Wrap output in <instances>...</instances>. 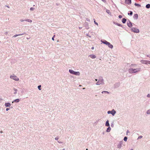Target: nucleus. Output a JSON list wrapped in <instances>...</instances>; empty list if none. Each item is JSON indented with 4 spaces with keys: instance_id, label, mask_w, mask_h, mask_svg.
I'll use <instances>...</instances> for the list:
<instances>
[{
    "instance_id": "1",
    "label": "nucleus",
    "mask_w": 150,
    "mask_h": 150,
    "mask_svg": "<svg viewBox=\"0 0 150 150\" xmlns=\"http://www.w3.org/2000/svg\"><path fill=\"white\" fill-rule=\"evenodd\" d=\"M137 65L135 64H132L130 65V67L132 68L129 69L128 71L130 74H133L137 73L141 71V69L140 68H134Z\"/></svg>"
},
{
    "instance_id": "2",
    "label": "nucleus",
    "mask_w": 150,
    "mask_h": 150,
    "mask_svg": "<svg viewBox=\"0 0 150 150\" xmlns=\"http://www.w3.org/2000/svg\"><path fill=\"white\" fill-rule=\"evenodd\" d=\"M97 85H103L104 84V80L102 77L99 78L98 81L96 83Z\"/></svg>"
},
{
    "instance_id": "3",
    "label": "nucleus",
    "mask_w": 150,
    "mask_h": 150,
    "mask_svg": "<svg viewBox=\"0 0 150 150\" xmlns=\"http://www.w3.org/2000/svg\"><path fill=\"white\" fill-rule=\"evenodd\" d=\"M101 42L103 43L108 46L110 48L112 49L113 47V46L109 42H107L105 40H101Z\"/></svg>"
},
{
    "instance_id": "4",
    "label": "nucleus",
    "mask_w": 150,
    "mask_h": 150,
    "mask_svg": "<svg viewBox=\"0 0 150 150\" xmlns=\"http://www.w3.org/2000/svg\"><path fill=\"white\" fill-rule=\"evenodd\" d=\"M69 72L70 74L74 75L77 76H79L80 75V73L79 71H75L72 69H70L69 70Z\"/></svg>"
},
{
    "instance_id": "5",
    "label": "nucleus",
    "mask_w": 150,
    "mask_h": 150,
    "mask_svg": "<svg viewBox=\"0 0 150 150\" xmlns=\"http://www.w3.org/2000/svg\"><path fill=\"white\" fill-rule=\"evenodd\" d=\"M10 77L11 79H13L16 81H18L19 80V78L14 75H11Z\"/></svg>"
},
{
    "instance_id": "6",
    "label": "nucleus",
    "mask_w": 150,
    "mask_h": 150,
    "mask_svg": "<svg viewBox=\"0 0 150 150\" xmlns=\"http://www.w3.org/2000/svg\"><path fill=\"white\" fill-rule=\"evenodd\" d=\"M108 114H111L112 116H114L116 113V111L114 110L113 109L112 110L108 111L107 112Z\"/></svg>"
},
{
    "instance_id": "7",
    "label": "nucleus",
    "mask_w": 150,
    "mask_h": 150,
    "mask_svg": "<svg viewBox=\"0 0 150 150\" xmlns=\"http://www.w3.org/2000/svg\"><path fill=\"white\" fill-rule=\"evenodd\" d=\"M131 30L132 31L135 33H139V30L136 28H133Z\"/></svg>"
},
{
    "instance_id": "8",
    "label": "nucleus",
    "mask_w": 150,
    "mask_h": 150,
    "mask_svg": "<svg viewBox=\"0 0 150 150\" xmlns=\"http://www.w3.org/2000/svg\"><path fill=\"white\" fill-rule=\"evenodd\" d=\"M123 144V141H120L118 144L117 147L118 149H120L121 148V147H122Z\"/></svg>"
},
{
    "instance_id": "9",
    "label": "nucleus",
    "mask_w": 150,
    "mask_h": 150,
    "mask_svg": "<svg viewBox=\"0 0 150 150\" xmlns=\"http://www.w3.org/2000/svg\"><path fill=\"white\" fill-rule=\"evenodd\" d=\"M84 26L86 27V29H88L89 28V27L88 26V23L86 22L84 24Z\"/></svg>"
},
{
    "instance_id": "10",
    "label": "nucleus",
    "mask_w": 150,
    "mask_h": 150,
    "mask_svg": "<svg viewBox=\"0 0 150 150\" xmlns=\"http://www.w3.org/2000/svg\"><path fill=\"white\" fill-rule=\"evenodd\" d=\"M125 3L128 4H129L131 3V0H125Z\"/></svg>"
},
{
    "instance_id": "11",
    "label": "nucleus",
    "mask_w": 150,
    "mask_h": 150,
    "mask_svg": "<svg viewBox=\"0 0 150 150\" xmlns=\"http://www.w3.org/2000/svg\"><path fill=\"white\" fill-rule=\"evenodd\" d=\"M88 57H90L91 58L93 59H95L96 57V56L94 54L90 55H89Z\"/></svg>"
},
{
    "instance_id": "12",
    "label": "nucleus",
    "mask_w": 150,
    "mask_h": 150,
    "mask_svg": "<svg viewBox=\"0 0 150 150\" xmlns=\"http://www.w3.org/2000/svg\"><path fill=\"white\" fill-rule=\"evenodd\" d=\"M4 105L6 107H10L11 106L10 103H5Z\"/></svg>"
},
{
    "instance_id": "13",
    "label": "nucleus",
    "mask_w": 150,
    "mask_h": 150,
    "mask_svg": "<svg viewBox=\"0 0 150 150\" xmlns=\"http://www.w3.org/2000/svg\"><path fill=\"white\" fill-rule=\"evenodd\" d=\"M20 100L19 99H16L14 100H13L12 102V103H13L14 102L18 103V102H19L20 101Z\"/></svg>"
},
{
    "instance_id": "14",
    "label": "nucleus",
    "mask_w": 150,
    "mask_h": 150,
    "mask_svg": "<svg viewBox=\"0 0 150 150\" xmlns=\"http://www.w3.org/2000/svg\"><path fill=\"white\" fill-rule=\"evenodd\" d=\"M127 24L128 26L129 27L131 28L132 26V23L131 22H130L129 21V22H127Z\"/></svg>"
},
{
    "instance_id": "15",
    "label": "nucleus",
    "mask_w": 150,
    "mask_h": 150,
    "mask_svg": "<svg viewBox=\"0 0 150 150\" xmlns=\"http://www.w3.org/2000/svg\"><path fill=\"white\" fill-rule=\"evenodd\" d=\"M146 60H142L140 61V62L142 64H146Z\"/></svg>"
},
{
    "instance_id": "16",
    "label": "nucleus",
    "mask_w": 150,
    "mask_h": 150,
    "mask_svg": "<svg viewBox=\"0 0 150 150\" xmlns=\"http://www.w3.org/2000/svg\"><path fill=\"white\" fill-rule=\"evenodd\" d=\"M13 90L14 91V92L13 93V94H16L17 93V91H18L17 89L15 88H13Z\"/></svg>"
},
{
    "instance_id": "17",
    "label": "nucleus",
    "mask_w": 150,
    "mask_h": 150,
    "mask_svg": "<svg viewBox=\"0 0 150 150\" xmlns=\"http://www.w3.org/2000/svg\"><path fill=\"white\" fill-rule=\"evenodd\" d=\"M105 125L107 127H110V124L109 123V121L108 120H107L106 121L105 124Z\"/></svg>"
},
{
    "instance_id": "18",
    "label": "nucleus",
    "mask_w": 150,
    "mask_h": 150,
    "mask_svg": "<svg viewBox=\"0 0 150 150\" xmlns=\"http://www.w3.org/2000/svg\"><path fill=\"white\" fill-rule=\"evenodd\" d=\"M102 93H105V94H109L110 93L107 91H103L102 92H101Z\"/></svg>"
},
{
    "instance_id": "19",
    "label": "nucleus",
    "mask_w": 150,
    "mask_h": 150,
    "mask_svg": "<svg viewBox=\"0 0 150 150\" xmlns=\"http://www.w3.org/2000/svg\"><path fill=\"white\" fill-rule=\"evenodd\" d=\"M25 21H27L29 23H31L32 22V20L29 19H25Z\"/></svg>"
},
{
    "instance_id": "20",
    "label": "nucleus",
    "mask_w": 150,
    "mask_h": 150,
    "mask_svg": "<svg viewBox=\"0 0 150 150\" xmlns=\"http://www.w3.org/2000/svg\"><path fill=\"white\" fill-rule=\"evenodd\" d=\"M111 129V128L110 127H108L107 128V129L106 132H110Z\"/></svg>"
},
{
    "instance_id": "21",
    "label": "nucleus",
    "mask_w": 150,
    "mask_h": 150,
    "mask_svg": "<svg viewBox=\"0 0 150 150\" xmlns=\"http://www.w3.org/2000/svg\"><path fill=\"white\" fill-rule=\"evenodd\" d=\"M106 12L108 13L110 15H111V13L110 12V11L109 10H106Z\"/></svg>"
},
{
    "instance_id": "22",
    "label": "nucleus",
    "mask_w": 150,
    "mask_h": 150,
    "mask_svg": "<svg viewBox=\"0 0 150 150\" xmlns=\"http://www.w3.org/2000/svg\"><path fill=\"white\" fill-rule=\"evenodd\" d=\"M133 17L134 18V19H137L138 18V15L137 14H135L134 16H133Z\"/></svg>"
},
{
    "instance_id": "23",
    "label": "nucleus",
    "mask_w": 150,
    "mask_h": 150,
    "mask_svg": "<svg viewBox=\"0 0 150 150\" xmlns=\"http://www.w3.org/2000/svg\"><path fill=\"white\" fill-rule=\"evenodd\" d=\"M126 21V19L125 18H123L122 19V22L124 23H125Z\"/></svg>"
},
{
    "instance_id": "24",
    "label": "nucleus",
    "mask_w": 150,
    "mask_h": 150,
    "mask_svg": "<svg viewBox=\"0 0 150 150\" xmlns=\"http://www.w3.org/2000/svg\"><path fill=\"white\" fill-rule=\"evenodd\" d=\"M146 113L147 115H150V109L146 111Z\"/></svg>"
},
{
    "instance_id": "25",
    "label": "nucleus",
    "mask_w": 150,
    "mask_h": 150,
    "mask_svg": "<svg viewBox=\"0 0 150 150\" xmlns=\"http://www.w3.org/2000/svg\"><path fill=\"white\" fill-rule=\"evenodd\" d=\"M146 7L147 8H150V4H147V5H146Z\"/></svg>"
},
{
    "instance_id": "26",
    "label": "nucleus",
    "mask_w": 150,
    "mask_h": 150,
    "mask_svg": "<svg viewBox=\"0 0 150 150\" xmlns=\"http://www.w3.org/2000/svg\"><path fill=\"white\" fill-rule=\"evenodd\" d=\"M134 5L136 6H138L139 7H141V5L140 4H138L135 3L134 4Z\"/></svg>"
},
{
    "instance_id": "27",
    "label": "nucleus",
    "mask_w": 150,
    "mask_h": 150,
    "mask_svg": "<svg viewBox=\"0 0 150 150\" xmlns=\"http://www.w3.org/2000/svg\"><path fill=\"white\" fill-rule=\"evenodd\" d=\"M127 137H124V140L125 142H126L127 141Z\"/></svg>"
},
{
    "instance_id": "28",
    "label": "nucleus",
    "mask_w": 150,
    "mask_h": 150,
    "mask_svg": "<svg viewBox=\"0 0 150 150\" xmlns=\"http://www.w3.org/2000/svg\"><path fill=\"white\" fill-rule=\"evenodd\" d=\"M41 85H40L39 86H38V88L39 90H41Z\"/></svg>"
},
{
    "instance_id": "29",
    "label": "nucleus",
    "mask_w": 150,
    "mask_h": 150,
    "mask_svg": "<svg viewBox=\"0 0 150 150\" xmlns=\"http://www.w3.org/2000/svg\"><path fill=\"white\" fill-rule=\"evenodd\" d=\"M150 64V61L147 60L146 62V64Z\"/></svg>"
},
{
    "instance_id": "30",
    "label": "nucleus",
    "mask_w": 150,
    "mask_h": 150,
    "mask_svg": "<svg viewBox=\"0 0 150 150\" xmlns=\"http://www.w3.org/2000/svg\"><path fill=\"white\" fill-rule=\"evenodd\" d=\"M94 23L96 24V25H97V26H98V24L96 22V21H95V20L94 19Z\"/></svg>"
},
{
    "instance_id": "31",
    "label": "nucleus",
    "mask_w": 150,
    "mask_h": 150,
    "mask_svg": "<svg viewBox=\"0 0 150 150\" xmlns=\"http://www.w3.org/2000/svg\"><path fill=\"white\" fill-rule=\"evenodd\" d=\"M115 24L119 26H122V25L118 23H116Z\"/></svg>"
},
{
    "instance_id": "32",
    "label": "nucleus",
    "mask_w": 150,
    "mask_h": 150,
    "mask_svg": "<svg viewBox=\"0 0 150 150\" xmlns=\"http://www.w3.org/2000/svg\"><path fill=\"white\" fill-rule=\"evenodd\" d=\"M35 10V8L33 7H31L30 8V11H33Z\"/></svg>"
},
{
    "instance_id": "33",
    "label": "nucleus",
    "mask_w": 150,
    "mask_h": 150,
    "mask_svg": "<svg viewBox=\"0 0 150 150\" xmlns=\"http://www.w3.org/2000/svg\"><path fill=\"white\" fill-rule=\"evenodd\" d=\"M142 137H143L142 136H139V137H138L137 139H141V138H142Z\"/></svg>"
},
{
    "instance_id": "34",
    "label": "nucleus",
    "mask_w": 150,
    "mask_h": 150,
    "mask_svg": "<svg viewBox=\"0 0 150 150\" xmlns=\"http://www.w3.org/2000/svg\"><path fill=\"white\" fill-rule=\"evenodd\" d=\"M19 36V34H16V35H14L13 36V37H16L17 36Z\"/></svg>"
},
{
    "instance_id": "35",
    "label": "nucleus",
    "mask_w": 150,
    "mask_h": 150,
    "mask_svg": "<svg viewBox=\"0 0 150 150\" xmlns=\"http://www.w3.org/2000/svg\"><path fill=\"white\" fill-rule=\"evenodd\" d=\"M133 13L132 11H130V13H128V15H132Z\"/></svg>"
},
{
    "instance_id": "36",
    "label": "nucleus",
    "mask_w": 150,
    "mask_h": 150,
    "mask_svg": "<svg viewBox=\"0 0 150 150\" xmlns=\"http://www.w3.org/2000/svg\"><path fill=\"white\" fill-rule=\"evenodd\" d=\"M86 36L89 37L90 38H91V36L88 33V34H86Z\"/></svg>"
},
{
    "instance_id": "37",
    "label": "nucleus",
    "mask_w": 150,
    "mask_h": 150,
    "mask_svg": "<svg viewBox=\"0 0 150 150\" xmlns=\"http://www.w3.org/2000/svg\"><path fill=\"white\" fill-rule=\"evenodd\" d=\"M56 140H58L59 139V138L58 137H55L54 138Z\"/></svg>"
},
{
    "instance_id": "38",
    "label": "nucleus",
    "mask_w": 150,
    "mask_h": 150,
    "mask_svg": "<svg viewBox=\"0 0 150 150\" xmlns=\"http://www.w3.org/2000/svg\"><path fill=\"white\" fill-rule=\"evenodd\" d=\"M25 21V20H23V19H21L20 20V21L21 22H23Z\"/></svg>"
},
{
    "instance_id": "39",
    "label": "nucleus",
    "mask_w": 150,
    "mask_h": 150,
    "mask_svg": "<svg viewBox=\"0 0 150 150\" xmlns=\"http://www.w3.org/2000/svg\"><path fill=\"white\" fill-rule=\"evenodd\" d=\"M147 97L148 98H150V95L149 94H148L147 95Z\"/></svg>"
},
{
    "instance_id": "40",
    "label": "nucleus",
    "mask_w": 150,
    "mask_h": 150,
    "mask_svg": "<svg viewBox=\"0 0 150 150\" xmlns=\"http://www.w3.org/2000/svg\"><path fill=\"white\" fill-rule=\"evenodd\" d=\"M118 17L119 18H122V16L121 15H119V16H118Z\"/></svg>"
},
{
    "instance_id": "41",
    "label": "nucleus",
    "mask_w": 150,
    "mask_h": 150,
    "mask_svg": "<svg viewBox=\"0 0 150 150\" xmlns=\"http://www.w3.org/2000/svg\"><path fill=\"white\" fill-rule=\"evenodd\" d=\"M58 142L59 144H62V142H61V141H58Z\"/></svg>"
},
{
    "instance_id": "42",
    "label": "nucleus",
    "mask_w": 150,
    "mask_h": 150,
    "mask_svg": "<svg viewBox=\"0 0 150 150\" xmlns=\"http://www.w3.org/2000/svg\"><path fill=\"white\" fill-rule=\"evenodd\" d=\"M55 36V35H54L53 37L52 38V40H54V37Z\"/></svg>"
},
{
    "instance_id": "43",
    "label": "nucleus",
    "mask_w": 150,
    "mask_h": 150,
    "mask_svg": "<svg viewBox=\"0 0 150 150\" xmlns=\"http://www.w3.org/2000/svg\"><path fill=\"white\" fill-rule=\"evenodd\" d=\"M9 110V108H7L6 109V111H8V110Z\"/></svg>"
},
{
    "instance_id": "44",
    "label": "nucleus",
    "mask_w": 150,
    "mask_h": 150,
    "mask_svg": "<svg viewBox=\"0 0 150 150\" xmlns=\"http://www.w3.org/2000/svg\"><path fill=\"white\" fill-rule=\"evenodd\" d=\"M24 33H22V34H19V36L20 35H23L24 34Z\"/></svg>"
},
{
    "instance_id": "45",
    "label": "nucleus",
    "mask_w": 150,
    "mask_h": 150,
    "mask_svg": "<svg viewBox=\"0 0 150 150\" xmlns=\"http://www.w3.org/2000/svg\"><path fill=\"white\" fill-rule=\"evenodd\" d=\"M95 80V81H97V82L98 81V79H96Z\"/></svg>"
},
{
    "instance_id": "46",
    "label": "nucleus",
    "mask_w": 150,
    "mask_h": 150,
    "mask_svg": "<svg viewBox=\"0 0 150 150\" xmlns=\"http://www.w3.org/2000/svg\"><path fill=\"white\" fill-rule=\"evenodd\" d=\"M86 20H87V21H89V19H88V18H87V19H86Z\"/></svg>"
},
{
    "instance_id": "47",
    "label": "nucleus",
    "mask_w": 150,
    "mask_h": 150,
    "mask_svg": "<svg viewBox=\"0 0 150 150\" xmlns=\"http://www.w3.org/2000/svg\"><path fill=\"white\" fill-rule=\"evenodd\" d=\"M94 49V47H91V49H92V50H93V49Z\"/></svg>"
},
{
    "instance_id": "48",
    "label": "nucleus",
    "mask_w": 150,
    "mask_h": 150,
    "mask_svg": "<svg viewBox=\"0 0 150 150\" xmlns=\"http://www.w3.org/2000/svg\"><path fill=\"white\" fill-rule=\"evenodd\" d=\"M129 132V131L128 130H127V134Z\"/></svg>"
},
{
    "instance_id": "49",
    "label": "nucleus",
    "mask_w": 150,
    "mask_h": 150,
    "mask_svg": "<svg viewBox=\"0 0 150 150\" xmlns=\"http://www.w3.org/2000/svg\"><path fill=\"white\" fill-rule=\"evenodd\" d=\"M0 133H3V131H1L0 132Z\"/></svg>"
},
{
    "instance_id": "50",
    "label": "nucleus",
    "mask_w": 150,
    "mask_h": 150,
    "mask_svg": "<svg viewBox=\"0 0 150 150\" xmlns=\"http://www.w3.org/2000/svg\"><path fill=\"white\" fill-rule=\"evenodd\" d=\"M102 1L104 2H105V0H102Z\"/></svg>"
},
{
    "instance_id": "51",
    "label": "nucleus",
    "mask_w": 150,
    "mask_h": 150,
    "mask_svg": "<svg viewBox=\"0 0 150 150\" xmlns=\"http://www.w3.org/2000/svg\"><path fill=\"white\" fill-rule=\"evenodd\" d=\"M79 29H81L82 28V27H79Z\"/></svg>"
},
{
    "instance_id": "52",
    "label": "nucleus",
    "mask_w": 150,
    "mask_h": 150,
    "mask_svg": "<svg viewBox=\"0 0 150 150\" xmlns=\"http://www.w3.org/2000/svg\"><path fill=\"white\" fill-rule=\"evenodd\" d=\"M111 126L112 127L113 126V125H111Z\"/></svg>"
},
{
    "instance_id": "53",
    "label": "nucleus",
    "mask_w": 150,
    "mask_h": 150,
    "mask_svg": "<svg viewBox=\"0 0 150 150\" xmlns=\"http://www.w3.org/2000/svg\"><path fill=\"white\" fill-rule=\"evenodd\" d=\"M65 150V149H62V150Z\"/></svg>"
},
{
    "instance_id": "54",
    "label": "nucleus",
    "mask_w": 150,
    "mask_h": 150,
    "mask_svg": "<svg viewBox=\"0 0 150 150\" xmlns=\"http://www.w3.org/2000/svg\"><path fill=\"white\" fill-rule=\"evenodd\" d=\"M5 33L6 34H7V33L6 32V33Z\"/></svg>"
},
{
    "instance_id": "55",
    "label": "nucleus",
    "mask_w": 150,
    "mask_h": 150,
    "mask_svg": "<svg viewBox=\"0 0 150 150\" xmlns=\"http://www.w3.org/2000/svg\"><path fill=\"white\" fill-rule=\"evenodd\" d=\"M130 150H133V149H131Z\"/></svg>"
},
{
    "instance_id": "56",
    "label": "nucleus",
    "mask_w": 150,
    "mask_h": 150,
    "mask_svg": "<svg viewBox=\"0 0 150 150\" xmlns=\"http://www.w3.org/2000/svg\"><path fill=\"white\" fill-rule=\"evenodd\" d=\"M27 39H29V38H27Z\"/></svg>"
},
{
    "instance_id": "57",
    "label": "nucleus",
    "mask_w": 150,
    "mask_h": 150,
    "mask_svg": "<svg viewBox=\"0 0 150 150\" xmlns=\"http://www.w3.org/2000/svg\"><path fill=\"white\" fill-rule=\"evenodd\" d=\"M1 100V99L0 98V101Z\"/></svg>"
},
{
    "instance_id": "58",
    "label": "nucleus",
    "mask_w": 150,
    "mask_h": 150,
    "mask_svg": "<svg viewBox=\"0 0 150 150\" xmlns=\"http://www.w3.org/2000/svg\"><path fill=\"white\" fill-rule=\"evenodd\" d=\"M86 150H88V149H86Z\"/></svg>"
},
{
    "instance_id": "59",
    "label": "nucleus",
    "mask_w": 150,
    "mask_h": 150,
    "mask_svg": "<svg viewBox=\"0 0 150 150\" xmlns=\"http://www.w3.org/2000/svg\"><path fill=\"white\" fill-rule=\"evenodd\" d=\"M59 42V41L58 40H57V42Z\"/></svg>"
},
{
    "instance_id": "60",
    "label": "nucleus",
    "mask_w": 150,
    "mask_h": 150,
    "mask_svg": "<svg viewBox=\"0 0 150 150\" xmlns=\"http://www.w3.org/2000/svg\"><path fill=\"white\" fill-rule=\"evenodd\" d=\"M85 89V88H83V89Z\"/></svg>"
}]
</instances>
